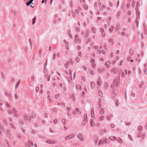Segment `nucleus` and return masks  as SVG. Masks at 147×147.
Returning <instances> with one entry per match:
<instances>
[{
    "instance_id": "obj_1",
    "label": "nucleus",
    "mask_w": 147,
    "mask_h": 147,
    "mask_svg": "<svg viewBox=\"0 0 147 147\" xmlns=\"http://www.w3.org/2000/svg\"><path fill=\"white\" fill-rule=\"evenodd\" d=\"M75 136V134H72L67 136L65 138V139L66 140H69V139H72L74 138Z\"/></svg>"
},
{
    "instance_id": "obj_2",
    "label": "nucleus",
    "mask_w": 147,
    "mask_h": 147,
    "mask_svg": "<svg viewBox=\"0 0 147 147\" xmlns=\"http://www.w3.org/2000/svg\"><path fill=\"white\" fill-rule=\"evenodd\" d=\"M25 145L26 147H31L34 146L33 144L29 140H28V142L25 143Z\"/></svg>"
},
{
    "instance_id": "obj_3",
    "label": "nucleus",
    "mask_w": 147,
    "mask_h": 147,
    "mask_svg": "<svg viewBox=\"0 0 147 147\" xmlns=\"http://www.w3.org/2000/svg\"><path fill=\"white\" fill-rule=\"evenodd\" d=\"M6 135L9 138H11L12 137V135L10 133L9 130H7Z\"/></svg>"
},
{
    "instance_id": "obj_4",
    "label": "nucleus",
    "mask_w": 147,
    "mask_h": 147,
    "mask_svg": "<svg viewBox=\"0 0 147 147\" xmlns=\"http://www.w3.org/2000/svg\"><path fill=\"white\" fill-rule=\"evenodd\" d=\"M77 137L80 141L82 142L84 141V139L81 134H79L78 136Z\"/></svg>"
},
{
    "instance_id": "obj_5",
    "label": "nucleus",
    "mask_w": 147,
    "mask_h": 147,
    "mask_svg": "<svg viewBox=\"0 0 147 147\" xmlns=\"http://www.w3.org/2000/svg\"><path fill=\"white\" fill-rule=\"evenodd\" d=\"M75 41L76 42H78L80 43V40L78 38V35H76L75 37Z\"/></svg>"
},
{
    "instance_id": "obj_6",
    "label": "nucleus",
    "mask_w": 147,
    "mask_h": 147,
    "mask_svg": "<svg viewBox=\"0 0 147 147\" xmlns=\"http://www.w3.org/2000/svg\"><path fill=\"white\" fill-rule=\"evenodd\" d=\"M46 142L47 143L49 144H55L56 142L54 141L53 140H48L46 141Z\"/></svg>"
},
{
    "instance_id": "obj_7",
    "label": "nucleus",
    "mask_w": 147,
    "mask_h": 147,
    "mask_svg": "<svg viewBox=\"0 0 147 147\" xmlns=\"http://www.w3.org/2000/svg\"><path fill=\"white\" fill-rule=\"evenodd\" d=\"M103 142L105 143H106L108 144L109 143L110 141L105 137L103 138Z\"/></svg>"
},
{
    "instance_id": "obj_8",
    "label": "nucleus",
    "mask_w": 147,
    "mask_h": 147,
    "mask_svg": "<svg viewBox=\"0 0 147 147\" xmlns=\"http://www.w3.org/2000/svg\"><path fill=\"white\" fill-rule=\"evenodd\" d=\"M118 69L117 68H114L111 70V72H113L114 74H116L118 71Z\"/></svg>"
},
{
    "instance_id": "obj_9",
    "label": "nucleus",
    "mask_w": 147,
    "mask_h": 147,
    "mask_svg": "<svg viewBox=\"0 0 147 147\" xmlns=\"http://www.w3.org/2000/svg\"><path fill=\"white\" fill-rule=\"evenodd\" d=\"M50 77V76L48 75L47 74H46L45 76V78L47 79L48 81H49Z\"/></svg>"
},
{
    "instance_id": "obj_10",
    "label": "nucleus",
    "mask_w": 147,
    "mask_h": 147,
    "mask_svg": "<svg viewBox=\"0 0 147 147\" xmlns=\"http://www.w3.org/2000/svg\"><path fill=\"white\" fill-rule=\"evenodd\" d=\"M91 114V117L92 118H93V117L94 116V108L93 107H92V108Z\"/></svg>"
},
{
    "instance_id": "obj_11",
    "label": "nucleus",
    "mask_w": 147,
    "mask_h": 147,
    "mask_svg": "<svg viewBox=\"0 0 147 147\" xmlns=\"http://www.w3.org/2000/svg\"><path fill=\"white\" fill-rule=\"evenodd\" d=\"M109 139L110 140H112L113 141H114L116 139V138L114 136H110L109 138Z\"/></svg>"
},
{
    "instance_id": "obj_12",
    "label": "nucleus",
    "mask_w": 147,
    "mask_h": 147,
    "mask_svg": "<svg viewBox=\"0 0 147 147\" xmlns=\"http://www.w3.org/2000/svg\"><path fill=\"white\" fill-rule=\"evenodd\" d=\"M134 51L132 49L129 50V54L130 56H132L134 53Z\"/></svg>"
},
{
    "instance_id": "obj_13",
    "label": "nucleus",
    "mask_w": 147,
    "mask_h": 147,
    "mask_svg": "<svg viewBox=\"0 0 147 147\" xmlns=\"http://www.w3.org/2000/svg\"><path fill=\"white\" fill-rule=\"evenodd\" d=\"M102 83V80L100 79V78H99L98 79V85L99 86H100Z\"/></svg>"
},
{
    "instance_id": "obj_14",
    "label": "nucleus",
    "mask_w": 147,
    "mask_h": 147,
    "mask_svg": "<svg viewBox=\"0 0 147 147\" xmlns=\"http://www.w3.org/2000/svg\"><path fill=\"white\" fill-rule=\"evenodd\" d=\"M13 115L14 117H17L18 116V115L16 114L17 111L13 109Z\"/></svg>"
},
{
    "instance_id": "obj_15",
    "label": "nucleus",
    "mask_w": 147,
    "mask_h": 147,
    "mask_svg": "<svg viewBox=\"0 0 147 147\" xmlns=\"http://www.w3.org/2000/svg\"><path fill=\"white\" fill-rule=\"evenodd\" d=\"M90 124L92 127H94L95 125L93 120L92 119L91 120Z\"/></svg>"
},
{
    "instance_id": "obj_16",
    "label": "nucleus",
    "mask_w": 147,
    "mask_h": 147,
    "mask_svg": "<svg viewBox=\"0 0 147 147\" xmlns=\"http://www.w3.org/2000/svg\"><path fill=\"white\" fill-rule=\"evenodd\" d=\"M20 83V81L19 80L17 82V83H16V85L15 87V88L16 89H17L18 88V87L19 86Z\"/></svg>"
},
{
    "instance_id": "obj_17",
    "label": "nucleus",
    "mask_w": 147,
    "mask_h": 147,
    "mask_svg": "<svg viewBox=\"0 0 147 147\" xmlns=\"http://www.w3.org/2000/svg\"><path fill=\"white\" fill-rule=\"evenodd\" d=\"M111 63V61H108L107 62H106V65L107 66V67L108 68L110 66V64Z\"/></svg>"
},
{
    "instance_id": "obj_18",
    "label": "nucleus",
    "mask_w": 147,
    "mask_h": 147,
    "mask_svg": "<svg viewBox=\"0 0 147 147\" xmlns=\"http://www.w3.org/2000/svg\"><path fill=\"white\" fill-rule=\"evenodd\" d=\"M5 142L6 144L5 146V147H9V145L8 141L7 140H5Z\"/></svg>"
},
{
    "instance_id": "obj_19",
    "label": "nucleus",
    "mask_w": 147,
    "mask_h": 147,
    "mask_svg": "<svg viewBox=\"0 0 147 147\" xmlns=\"http://www.w3.org/2000/svg\"><path fill=\"white\" fill-rule=\"evenodd\" d=\"M76 88L77 90H78V89H79L80 90H82L81 86L80 85H79L78 86L76 85Z\"/></svg>"
},
{
    "instance_id": "obj_20",
    "label": "nucleus",
    "mask_w": 147,
    "mask_h": 147,
    "mask_svg": "<svg viewBox=\"0 0 147 147\" xmlns=\"http://www.w3.org/2000/svg\"><path fill=\"white\" fill-rule=\"evenodd\" d=\"M117 141L120 143H122L123 142L121 139L119 138H117Z\"/></svg>"
},
{
    "instance_id": "obj_21",
    "label": "nucleus",
    "mask_w": 147,
    "mask_h": 147,
    "mask_svg": "<svg viewBox=\"0 0 147 147\" xmlns=\"http://www.w3.org/2000/svg\"><path fill=\"white\" fill-rule=\"evenodd\" d=\"M36 20V17H34L32 20V24H34L35 23V22Z\"/></svg>"
},
{
    "instance_id": "obj_22",
    "label": "nucleus",
    "mask_w": 147,
    "mask_h": 147,
    "mask_svg": "<svg viewBox=\"0 0 147 147\" xmlns=\"http://www.w3.org/2000/svg\"><path fill=\"white\" fill-rule=\"evenodd\" d=\"M98 5H99V8L100 10L101 11H102L103 8H102V7L101 6V3L100 2H99L98 3Z\"/></svg>"
},
{
    "instance_id": "obj_23",
    "label": "nucleus",
    "mask_w": 147,
    "mask_h": 147,
    "mask_svg": "<svg viewBox=\"0 0 147 147\" xmlns=\"http://www.w3.org/2000/svg\"><path fill=\"white\" fill-rule=\"evenodd\" d=\"M114 26H112L111 27V28H110L109 30V32L111 33L113 32V30L114 29Z\"/></svg>"
},
{
    "instance_id": "obj_24",
    "label": "nucleus",
    "mask_w": 147,
    "mask_h": 147,
    "mask_svg": "<svg viewBox=\"0 0 147 147\" xmlns=\"http://www.w3.org/2000/svg\"><path fill=\"white\" fill-rule=\"evenodd\" d=\"M69 74H70V77L71 79H72V75H71V69H69Z\"/></svg>"
},
{
    "instance_id": "obj_25",
    "label": "nucleus",
    "mask_w": 147,
    "mask_h": 147,
    "mask_svg": "<svg viewBox=\"0 0 147 147\" xmlns=\"http://www.w3.org/2000/svg\"><path fill=\"white\" fill-rule=\"evenodd\" d=\"M100 113L101 114H102L104 113V110L103 108H102L100 111Z\"/></svg>"
},
{
    "instance_id": "obj_26",
    "label": "nucleus",
    "mask_w": 147,
    "mask_h": 147,
    "mask_svg": "<svg viewBox=\"0 0 147 147\" xmlns=\"http://www.w3.org/2000/svg\"><path fill=\"white\" fill-rule=\"evenodd\" d=\"M119 24L118 23L117 25V26H116V28L115 29V31H118V30H119Z\"/></svg>"
},
{
    "instance_id": "obj_27",
    "label": "nucleus",
    "mask_w": 147,
    "mask_h": 147,
    "mask_svg": "<svg viewBox=\"0 0 147 147\" xmlns=\"http://www.w3.org/2000/svg\"><path fill=\"white\" fill-rule=\"evenodd\" d=\"M91 85L92 88H94L95 86V84L94 82H92L91 83Z\"/></svg>"
},
{
    "instance_id": "obj_28",
    "label": "nucleus",
    "mask_w": 147,
    "mask_h": 147,
    "mask_svg": "<svg viewBox=\"0 0 147 147\" xmlns=\"http://www.w3.org/2000/svg\"><path fill=\"white\" fill-rule=\"evenodd\" d=\"M103 69L104 70L105 69H102L101 68H99L98 69V72L99 73H101L103 71V70H102Z\"/></svg>"
},
{
    "instance_id": "obj_29",
    "label": "nucleus",
    "mask_w": 147,
    "mask_h": 147,
    "mask_svg": "<svg viewBox=\"0 0 147 147\" xmlns=\"http://www.w3.org/2000/svg\"><path fill=\"white\" fill-rule=\"evenodd\" d=\"M76 112L78 113V114H80L81 113L80 111V110L78 108H77L76 109Z\"/></svg>"
},
{
    "instance_id": "obj_30",
    "label": "nucleus",
    "mask_w": 147,
    "mask_h": 147,
    "mask_svg": "<svg viewBox=\"0 0 147 147\" xmlns=\"http://www.w3.org/2000/svg\"><path fill=\"white\" fill-rule=\"evenodd\" d=\"M92 31L94 33H95L96 31V28L95 27H92Z\"/></svg>"
},
{
    "instance_id": "obj_31",
    "label": "nucleus",
    "mask_w": 147,
    "mask_h": 147,
    "mask_svg": "<svg viewBox=\"0 0 147 147\" xmlns=\"http://www.w3.org/2000/svg\"><path fill=\"white\" fill-rule=\"evenodd\" d=\"M120 80V76H118V77L117 80V85H118V84L119 83Z\"/></svg>"
},
{
    "instance_id": "obj_32",
    "label": "nucleus",
    "mask_w": 147,
    "mask_h": 147,
    "mask_svg": "<svg viewBox=\"0 0 147 147\" xmlns=\"http://www.w3.org/2000/svg\"><path fill=\"white\" fill-rule=\"evenodd\" d=\"M24 119L26 121L28 119V117L26 114H25L24 115Z\"/></svg>"
},
{
    "instance_id": "obj_33",
    "label": "nucleus",
    "mask_w": 147,
    "mask_h": 147,
    "mask_svg": "<svg viewBox=\"0 0 147 147\" xmlns=\"http://www.w3.org/2000/svg\"><path fill=\"white\" fill-rule=\"evenodd\" d=\"M5 95L6 96H9V97H11V95L10 93H9V92H5Z\"/></svg>"
},
{
    "instance_id": "obj_34",
    "label": "nucleus",
    "mask_w": 147,
    "mask_h": 147,
    "mask_svg": "<svg viewBox=\"0 0 147 147\" xmlns=\"http://www.w3.org/2000/svg\"><path fill=\"white\" fill-rule=\"evenodd\" d=\"M87 121L86 120H85V119H84L82 123V125H84L86 123V122Z\"/></svg>"
},
{
    "instance_id": "obj_35",
    "label": "nucleus",
    "mask_w": 147,
    "mask_h": 147,
    "mask_svg": "<svg viewBox=\"0 0 147 147\" xmlns=\"http://www.w3.org/2000/svg\"><path fill=\"white\" fill-rule=\"evenodd\" d=\"M142 126H140L138 127V129L139 131H140L142 129Z\"/></svg>"
},
{
    "instance_id": "obj_36",
    "label": "nucleus",
    "mask_w": 147,
    "mask_h": 147,
    "mask_svg": "<svg viewBox=\"0 0 147 147\" xmlns=\"http://www.w3.org/2000/svg\"><path fill=\"white\" fill-rule=\"evenodd\" d=\"M43 72L46 74H48V72L47 71V70L45 68L43 70Z\"/></svg>"
},
{
    "instance_id": "obj_37",
    "label": "nucleus",
    "mask_w": 147,
    "mask_h": 147,
    "mask_svg": "<svg viewBox=\"0 0 147 147\" xmlns=\"http://www.w3.org/2000/svg\"><path fill=\"white\" fill-rule=\"evenodd\" d=\"M56 54L55 53H54L53 54V60H55V57L56 56Z\"/></svg>"
},
{
    "instance_id": "obj_38",
    "label": "nucleus",
    "mask_w": 147,
    "mask_h": 147,
    "mask_svg": "<svg viewBox=\"0 0 147 147\" xmlns=\"http://www.w3.org/2000/svg\"><path fill=\"white\" fill-rule=\"evenodd\" d=\"M97 140H98V138L97 137H96L94 138V141L95 142V143L96 145V144Z\"/></svg>"
},
{
    "instance_id": "obj_39",
    "label": "nucleus",
    "mask_w": 147,
    "mask_h": 147,
    "mask_svg": "<svg viewBox=\"0 0 147 147\" xmlns=\"http://www.w3.org/2000/svg\"><path fill=\"white\" fill-rule=\"evenodd\" d=\"M98 6H99L98 3H95L94 5V7H98Z\"/></svg>"
},
{
    "instance_id": "obj_40",
    "label": "nucleus",
    "mask_w": 147,
    "mask_h": 147,
    "mask_svg": "<svg viewBox=\"0 0 147 147\" xmlns=\"http://www.w3.org/2000/svg\"><path fill=\"white\" fill-rule=\"evenodd\" d=\"M102 139L100 140H99V142L98 144V145H99L100 144H102Z\"/></svg>"
},
{
    "instance_id": "obj_41",
    "label": "nucleus",
    "mask_w": 147,
    "mask_h": 147,
    "mask_svg": "<svg viewBox=\"0 0 147 147\" xmlns=\"http://www.w3.org/2000/svg\"><path fill=\"white\" fill-rule=\"evenodd\" d=\"M66 121L65 119H63L62 120V123L63 125H65V123Z\"/></svg>"
},
{
    "instance_id": "obj_42",
    "label": "nucleus",
    "mask_w": 147,
    "mask_h": 147,
    "mask_svg": "<svg viewBox=\"0 0 147 147\" xmlns=\"http://www.w3.org/2000/svg\"><path fill=\"white\" fill-rule=\"evenodd\" d=\"M36 115L34 113H33L32 114V117L33 118H34L36 117Z\"/></svg>"
},
{
    "instance_id": "obj_43",
    "label": "nucleus",
    "mask_w": 147,
    "mask_h": 147,
    "mask_svg": "<svg viewBox=\"0 0 147 147\" xmlns=\"http://www.w3.org/2000/svg\"><path fill=\"white\" fill-rule=\"evenodd\" d=\"M59 96V94H56L55 96V98L57 99Z\"/></svg>"
},
{
    "instance_id": "obj_44",
    "label": "nucleus",
    "mask_w": 147,
    "mask_h": 147,
    "mask_svg": "<svg viewBox=\"0 0 147 147\" xmlns=\"http://www.w3.org/2000/svg\"><path fill=\"white\" fill-rule=\"evenodd\" d=\"M84 7L85 9H86L88 8V6L86 5H84Z\"/></svg>"
},
{
    "instance_id": "obj_45",
    "label": "nucleus",
    "mask_w": 147,
    "mask_h": 147,
    "mask_svg": "<svg viewBox=\"0 0 147 147\" xmlns=\"http://www.w3.org/2000/svg\"><path fill=\"white\" fill-rule=\"evenodd\" d=\"M104 118V116H101L99 118V120H101L103 119Z\"/></svg>"
},
{
    "instance_id": "obj_46",
    "label": "nucleus",
    "mask_w": 147,
    "mask_h": 147,
    "mask_svg": "<svg viewBox=\"0 0 147 147\" xmlns=\"http://www.w3.org/2000/svg\"><path fill=\"white\" fill-rule=\"evenodd\" d=\"M10 126L13 128H14V129H15V127H14V126L12 123H10Z\"/></svg>"
},
{
    "instance_id": "obj_47",
    "label": "nucleus",
    "mask_w": 147,
    "mask_h": 147,
    "mask_svg": "<svg viewBox=\"0 0 147 147\" xmlns=\"http://www.w3.org/2000/svg\"><path fill=\"white\" fill-rule=\"evenodd\" d=\"M53 122L55 124H56L58 122L57 120V119H55L53 121Z\"/></svg>"
},
{
    "instance_id": "obj_48",
    "label": "nucleus",
    "mask_w": 147,
    "mask_h": 147,
    "mask_svg": "<svg viewBox=\"0 0 147 147\" xmlns=\"http://www.w3.org/2000/svg\"><path fill=\"white\" fill-rule=\"evenodd\" d=\"M18 138H19L20 139H21L22 138V137L21 136L20 134H18L17 136Z\"/></svg>"
},
{
    "instance_id": "obj_49",
    "label": "nucleus",
    "mask_w": 147,
    "mask_h": 147,
    "mask_svg": "<svg viewBox=\"0 0 147 147\" xmlns=\"http://www.w3.org/2000/svg\"><path fill=\"white\" fill-rule=\"evenodd\" d=\"M113 40L112 39L110 38L109 39V40L108 41V42L109 43H110L111 42H113Z\"/></svg>"
},
{
    "instance_id": "obj_50",
    "label": "nucleus",
    "mask_w": 147,
    "mask_h": 147,
    "mask_svg": "<svg viewBox=\"0 0 147 147\" xmlns=\"http://www.w3.org/2000/svg\"><path fill=\"white\" fill-rule=\"evenodd\" d=\"M115 104L116 105V106H118V105L117 104L118 103V100L117 99H116L115 100Z\"/></svg>"
},
{
    "instance_id": "obj_51",
    "label": "nucleus",
    "mask_w": 147,
    "mask_h": 147,
    "mask_svg": "<svg viewBox=\"0 0 147 147\" xmlns=\"http://www.w3.org/2000/svg\"><path fill=\"white\" fill-rule=\"evenodd\" d=\"M99 95L100 96H102V91H99Z\"/></svg>"
},
{
    "instance_id": "obj_52",
    "label": "nucleus",
    "mask_w": 147,
    "mask_h": 147,
    "mask_svg": "<svg viewBox=\"0 0 147 147\" xmlns=\"http://www.w3.org/2000/svg\"><path fill=\"white\" fill-rule=\"evenodd\" d=\"M102 106V103H98V107L99 108H100Z\"/></svg>"
},
{
    "instance_id": "obj_53",
    "label": "nucleus",
    "mask_w": 147,
    "mask_h": 147,
    "mask_svg": "<svg viewBox=\"0 0 147 147\" xmlns=\"http://www.w3.org/2000/svg\"><path fill=\"white\" fill-rule=\"evenodd\" d=\"M90 71L91 73V74L93 75L94 74V71H92V70H90Z\"/></svg>"
},
{
    "instance_id": "obj_54",
    "label": "nucleus",
    "mask_w": 147,
    "mask_h": 147,
    "mask_svg": "<svg viewBox=\"0 0 147 147\" xmlns=\"http://www.w3.org/2000/svg\"><path fill=\"white\" fill-rule=\"evenodd\" d=\"M80 61V58L78 57L76 58V61L77 62H78L79 61Z\"/></svg>"
},
{
    "instance_id": "obj_55",
    "label": "nucleus",
    "mask_w": 147,
    "mask_h": 147,
    "mask_svg": "<svg viewBox=\"0 0 147 147\" xmlns=\"http://www.w3.org/2000/svg\"><path fill=\"white\" fill-rule=\"evenodd\" d=\"M69 62L71 63L72 65H73L74 64V62L72 61V59H69Z\"/></svg>"
},
{
    "instance_id": "obj_56",
    "label": "nucleus",
    "mask_w": 147,
    "mask_h": 147,
    "mask_svg": "<svg viewBox=\"0 0 147 147\" xmlns=\"http://www.w3.org/2000/svg\"><path fill=\"white\" fill-rule=\"evenodd\" d=\"M32 133L33 134H35L37 133V132L36 131H32Z\"/></svg>"
},
{
    "instance_id": "obj_57",
    "label": "nucleus",
    "mask_w": 147,
    "mask_h": 147,
    "mask_svg": "<svg viewBox=\"0 0 147 147\" xmlns=\"http://www.w3.org/2000/svg\"><path fill=\"white\" fill-rule=\"evenodd\" d=\"M96 65V64L95 63H93L92 64V67H95Z\"/></svg>"
},
{
    "instance_id": "obj_58",
    "label": "nucleus",
    "mask_w": 147,
    "mask_h": 147,
    "mask_svg": "<svg viewBox=\"0 0 147 147\" xmlns=\"http://www.w3.org/2000/svg\"><path fill=\"white\" fill-rule=\"evenodd\" d=\"M85 95V93H84V91H83L82 93V95H81V96L82 97H84V95Z\"/></svg>"
},
{
    "instance_id": "obj_59",
    "label": "nucleus",
    "mask_w": 147,
    "mask_h": 147,
    "mask_svg": "<svg viewBox=\"0 0 147 147\" xmlns=\"http://www.w3.org/2000/svg\"><path fill=\"white\" fill-rule=\"evenodd\" d=\"M84 119L86 120V119H87V114H86L84 115Z\"/></svg>"
},
{
    "instance_id": "obj_60",
    "label": "nucleus",
    "mask_w": 147,
    "mask_h": 147,
    "mask_svg": "<svg viewBox=\"0 0 147 147\" xmlns=\"http://www.w3.org/2000/svg\"><path fill=\"white\" fill-rule=\"evenodd\" d=\"M32 117L31 116H30L29 118L28 121L29 122L31 121V119H32Z\"/></svg>"
},
{
    "instance_id": "obj_61",
    "label": "nucleus",
    "mask_w": 147,
    "mask_h": 147,
    "mask_svg": "<svg viewBox=\"0 0 147 147\" xmlns=\"http://www.w3.org/2000/svg\"><path fill=\"white\" fill-rule=\"evenodd\" d=\"M17 14V11L16 10L14 12V15L16 16Z\"/></svg>"
},
{
    "instance_id": "obj_62",
    "label": "nucleus",
    "mask_w": 147,
    "mask_h": 147,
    "mask_svg": "<svg viewBox=\"0 0 147 147\" xmlns=\"http://www.w3.org/2000/svg\"><path fill=\"white\" fill-rule=\"evenodd\" d=\"M61 105H63L64 107H65V105L64 103L63 102H61Z\"/></svg>"
},
{
    "instance_id": "obj_63",
    "label": "nucleus",
    "mask_w": 147,
    "mask_h": 147,
    "mask_svg": "<svg viewBox=\"0 0 147 147\" xmlns=\"http://www.w3.org/2000/svg\"><path fill=\"white\" fill-rule=\"evenodd\" d=\"M39 89V88L38 87H36V92H38Z\"/></svg>"
},
{
    "instance_id": "obj_64",
    "label": "nucleus",
    "mask_w": 147,
    "mask_h": 147,
    "mask_svg": "<svg viewBox=\"0 0 147 147\" xmlns=\"http://www.w3.org/2000/svg\"><path fill=\"white\" fill-rule=\"evenodd\" d=\"M144 73L146 74H147V69H146L144 71Z\"/></svg>"
}]
</instances>
